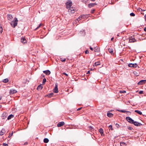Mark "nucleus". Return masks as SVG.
Wrapping results in <instances>:
<instances>
[{
	"label": "nucleus",
	"instance_id": "obj_1",
	"mask_svg": "<svg viewBox=\"0 0 146 146\" xmlns=\"http://www.w3.org/2000/svg\"><path fill=\"white\" fill-rule=\"evenodd\" d=\"M18 20L17 18L15 17L14 18V20L13 21H11L10 24L11 26L13 28H15L17 24Z\"/></svg>",
	"mask_w": 146,
	"mask_h": 146
},
{
	"label": "nucleus",
	"instance_id": "obj_2",
	"mask_svg": "<svg viewBox=\"0 0 146 146\" xmlns=\"http://www.w3.org/2000/svg\"><path fill=\"white\" fill-rule=\"evenodd\" d=\"M66 7L67 9H68L72 6V3L71 1H68L66 3Z\"/></svg>",
	"mask_w": 146,
	"mask_h": 146
},
{
	"label": "nucleus",
	"instance_id": "obj_3",
	"mask_svg": "<svg viewBox=\"0 0 146 146\" xmlns=\"http://www.w3.org/2000/svg\"><path fill=\"white\" fill-rule=\"evenodd\" d=\"M58 84L57 83H56L55 84V86L53 89V92L56 93L58 92Z\"/></svg>",
	"mask_w": 146,
	"mask_h": 146
},
{
	"label": "nucleus",
	"instance_id": "obj_4",
	"mask_svg": "<svg viewBox=\"0 0 146 146\" xmlns=\"http://www.w3.org/2000/svg\"><path fill=\"white\" fill-rule=\"evenodd\" d=\"M87 17L86 15H80L78 19H76L77 21H79L81 19H85Z\"/></svg>",
	"mask_w": 146,
	"mask_h": 146
},
{
	"label": "nucleus",
	"instance_id": "obj_5",
	"mask_svg": "<svg viewBox=\"0 0 146 146\" xmlns=\"http://www.w3.org/2000/svg\"><path fill=\"white\" fill-rule=\"evenodd\" d=\"M136 41L135 39L134 38V36H131L130 37L129 39V42H134Z\"/></svg>",
	"mask_w": 146,
	"mask_h": 146
},
{
	"label": "nucleus",
	"instance_id": "obj_6",
	"mask_svg": "<svg viewBox=\"0 0 146 146\" xmlns=\"http://www.w3.org/2000/svg\"><path fill=\"white\" fill-rule=\"evenodd\" d=\"M126 119L128 121L131 123L134 122V120L129 117H127Z\"/></svg>",
	"mask_w": 146,
	"mask_h": 146
},
{
	"label": "nucleus",
	"instance_id": "obj_7",
	"mask_svg": "<svg viewBox=\"0 0 146 146\" xmlns=\"http://www.w3.org/2000/svg\"><path fill=\"white\" fill-rule=\"evenodd\" d=\"M128 66L130 67H133V68H136L137 66V65L136 63L134 64H128Z\"/></svg>",
	"mask_w": 146,
	"mask_h": 146
},
{
	"label": "nucleus",
	"instance_id": "obj_8",
	"mask_svg": "<svg viewBox=\"0 0 146 146\" xmlns=\"http://www.w3.org/2000/svg\"><path fill=\"white\" fill-rule=\"evenodd\" d=\"M132 123L134 125L136 126H140L142 125V124L141 123L138 122L137 121H134L133 123Z\"/></svg>",
	"mask_w": 146,
	"mask_h": 146
},
{
	"label": "nucleus",
	"instance_id": "obj_9",
	"mask_svg": "<svg viewBox=\"0 0 146 146\" xmlns=\"http://www.w3.org/2000/svg\"><path fill=\"white\" fill-rule=\"evenodd\" d=\"M146 82V80H140L138 83V84L139 85H142Z\"/></svg>",
	"mask_w": 146,
	"mask_h": 146
},
{
	"label": "nucleus",
	"instance_id": "obj_10",
	"mask_svg": "<svg viewBox=\"0 0 146 146\" xmlns=\"http://www.w3.org/2000/svg\"><path fill=\"white\" fill-rule=\"evenodd\" d=\"M8 114L6 112H4L2 114V118L3 119H5L7 117Z\"/></svg>",
	"mask_w": 146,
	"mask_h": 146
},
{
	"label": "nucleus",
	"instance_id": "obj_11",
	"mask_svg": "<svg viewBox=\"0 0 146 146\" xmlns=\"http://www.w3.org/2000/svg\"><path fill=\"white\" fill-rule=\"evenodd\" d=\"M64 122L63 121H61L59 122L57 125L58 127H60L64 125Z\"/></svg>",
	"mask_w": 146,
	"mask_h": 146
},
{
	"label": "nucleus",
	"instance_id": "obj_12",
	"mask_svg": "<svg viewBox=\"0 0 146 146\" xmlns=\"http://www.w3.org/2000/svg\"><path fill=\"white\" fill-rule=\"evenodd\" d=\"M17 92V91L13 89H11L9 91V93L10 94H12L14 93H15Z\"/></svg>",
	"mask_w": 146,
	"mask_h": 146
},
{
	"label": "nucleus",
	"instance_id": "obj_13",
	"mask_svg": "<svg viewBox=\"0 0 146 146\" xmlns=\"http://www.w3.org/2000/svg\"><path fill=\"white\" fill-rule=\"evenodd\" d=\"M13 16L11 14H8L7 15V18L9 20L11 21L13 19Z\"/></svg>",
	"mask_w": 146,
	"mask_h": 146
},
{
	"label": "nucleus",
	"instance_id": "obj_14",
	"mask_svg": "<svg viewBox=\"0 0 146 146\" xmlns=\"http://www.w3.org/2000/svg\"><path fill=\"white\" fill-rule=\"evenodd\" d=\"M43 72L46 75H49L50 74V72L48 70L44 71Z\"/></svg>",
	"mask_w": 146,
	"mask_h": 146
},
{
	"label": "nucleus",
	"instance_id": "obj_15",
	"mask_svg": "<svg viewBox=\"0 0 146 146\" xmlns=\"http://www.w3.org/2000/svg\"><path fill=\"white\" fill-rule=\"evenodd\" d=\"M108 51L111 55H114V54L113 52V49L112 48H109L108 49Z\"/></svg>",
	"mask_w": 146,
	"mask_h": 146
},
{
	"label": "nucleus",
	"instance_id": "obj_16",
	"mask_svg": "<svg viewBox=\"0 0 146 146\" xmlns=\"http://www.w3.org/2000/svg\"><path fill=\"white\" fill-rule=\"evenodd\" d=\"M21 41L23 43H26L27 42V40L24 37H22L21 39Z\"/></svg>",
	"mask_w": 146,
	"mask_h": 146
},
{
	"label": "nucleus",
	"instance_id": "obj_17",
	"mask_svg": "<svg viewBox=\"0 0 146 146\" xmlns=\"http://www.w3.org/2000/svg\"><path fill=\"white\" fill-rule=\"evenodd\" d=\"M117 110L118 111H119V112H122L123 113L128 112L129 113V114H131V113L130 111H126L125 110Z\"/></svg>",
	"mask_w": 146,
	"mask_h": 146
},
{
	"label": "nucleus",
	"instance_id": "obj_18",
	"mask_svg": "<svg viewBox=\"0 0 146 146\" xmlns=\"http://www.w3.org/2000/svg\"><path fill=\"white\" fill-rule=\"evenodd\" d=\"M96 4V3H90L88 5V6L89 8H91L92 7L94 6Z\"/></svg>",
	"mask_w": 146,
	"mask_h": 146
},
{
	"label": "nucleus",
	"instance_id": "obj_19",
	"mask_svg": "<svg viewBox=\"0 0 146 146\" xmlns=\"http://www.w3.org/2000/svg\"><path fill=\"white\" fill-rule=\"evenodd\" d=\"M14 115L13 114H11L9 115L7 117V119L8 120H9L14 117Z\"/></svg>",
	"mask_w": 146,
	"mask_h": 146
},
{
	"label": "nucleus",
	"instance_id": "obj_20",
	"mask_svg": "<svg viewBox=\"0 0 146 146\" xmlns=\"http://www.w3.org/2000/svg\"><path fill=\"white\" fill-rule=\"evenodd\" d=\"M107 116L109 117H111L113 116V114L110 113H107Z\"/></svg>",
	"mask_w": 146,
	"mask_h": 146
},
{
	"label": "nucleus",
	"instance_id": "obj_21",
	"mask_svg": "<svg viewBox=\"0 0 146 146\" xmlns=\"http://www.w3.org/2000/svg\"><path fill=\"white\" fill-rule=\"evenodd\" d=\"M70 9H68V12L69 13H70V12L71 11L74 10L75 8L72 7L70 8Z\"/></svg>",
	"mask_w": 146,
	"mask_h": 146
},
{
	"label": "nucleus",
	"instance_id": "obj_22",
	"mask_svg": "<svg viewBox=\"0 0 146 146\" xmlns=\"http://www.w3.org/2000/svg\"><path fill=\"white\" fill-rule=\"evenodd\" d=\"M99 131L101 134L102 135V134L104 133V131L102 128H100L99 129Z\"/></svg>",
	"mask_w": 146,
	"mask_h": 146
},
{
	"label": "nucleus",
	"instance_id": "obj_23",
	"mask_svg": "<svg viewBox=\"0 0 146 146\" xmlns=\"http://www.w3.org/2000/svg\"><path fill=\"white\" fill-rule=\"evenodd\" d=\"M43 141L44 143H47L49 142V140L48 138H45L44 139Z\"/></svg>",
	"mask_w": 146,
	"mask_h": 146
},
{
	"label": "nucleus",
	"instance_id": "obj_24",
	"mask_svg": "<svg viewBox=\"0 0 146 146\" xmlns=\"http://www.w3.org/2000/svg\"><path fill=\"white\" fill-rule=\"evenodd\" d=\"M135 112L139 114L140 115H141L142 114V112L139 110H135Z\"/></svg>",
	"mask_w": 146,
	"mask_h": 146
},
{
	"label": "nucleus",
	"instance_id": "obj_25",
	"mask_svg": "<svg viewBox=\"0 0 146 146\" xmlns=\"http://www.w3.org/2000/svg\"><path fill=\"white\" fill-rule=\"evenodd\" d=\"M94 50L95 52H98L99 51V49L97 47H95L94 48Z\"/></svg>",
	"mask_w": 146,
	"mask_h": 146
},
{
	"label": "nucleus",
	"instance_id": "obj_26",
	"mask_svg": "<svg viewBox=\"0 0 146 146\" xmlns=\"http://www.w3.org/2000/svg\"><path fill=\"white\" fill-rule=\"evenodd\" d=\"M43 87L40 85H39L37 88V90H41L42 89Z\"/></svg>",
	"mask_w": 146,
	"mask_h": 146
},
{
	"label": "nucleus",
	"instance_id": "obj_27",
	"mask_svg": "<svg viewBox=\"0 0 146 146\" xmlns=\"http://www.w3.org/2000/svg\"><path fill=\"white\" fill-rule=\"evenodd\" d=\"M53 95V93H51L48 95V96L49 98H50Z\"/></svg>",
	"mask_w": 146,
	"mask_h": 146
},
{
	"label": "nucleus",
	"instance_id": "obj_28",
	"mask_svg": "<svg viewBox=\"0 0 146 146\" xmlns=\"http://www.w3.org/2000/svg\"><path fill=\"white\" fill-rule=\"evenodd\" d=\"M100 64V62H96L95 64L94 65L95 66H97L98 65H99Z\"/></svg>",
	"mask_w": 146,
	"mask_h": 146
},
{
	"label": "nucleus",
	"instance_id": "obj_29",
	"mask_svg": "<svg viewBox=\"0 0 146 146\" xmlns=\"http://www.w3.org/2000/svg\"><path fill=\"white\" fill-rule=\"evenodd\" d=\"M8 81V78H6L3 80V82L6 83Z\"/></svg>",
	"mask_w": 146,
	"mask_h": 146
},
{
	"label": "nucleus",
	"instance_id": "obj_30",
	"mask_svg": "<svg viewBox=\"0 0 146 146\" xmlns=\"http://www.w3.org/2000/svg\"><path fill=\"white\" fill-rule=\"evenodd\" d=\"M60 60L62 62H64L66 61V59L65 58H60Z\"/></svg>",
	"mask_w": 146,
	"mask_h": 146
},
{
	"label": "nucleus",
	"instance_id": "obj_31",
	"mask_svg": "<svg viewBox=\"0 0 146 146\" xmlns=\"http://www.w3.org/2000/svg\"><path fill=\"white\" fill-rule=\"evenodd\" d=\"M82 1L86 4H87L88 3V0H82Z\"/></svg>",
	"mask_w": 146,
	"mask_h": 146
},
{
	"label": "nucleus",
	"instance_id": "obj_32",
	"mask_svg": "<svg viewBox=\"0 0 146 146\" xmlns=\"http://www.w3.org/2000/svg\"><path fill=\"white\" fill-rule=\"evenodd\" d=\"M3 31V29L2 27L0 26V33H1Z\"/></svg>",
	"mask_w": 146,
	"mask_h": 146
},
{
	"label": "nucleus",
	"instance_id": "obj_33",
	"mask_svg": "<svg viewBox=\"0 0 146 146\" xmlns=\"http://www.w3.org/2000/svg\"><path fill=\"white\" fill-rule=\"evenodd\" d=\"M42 25V24H41V23H40L39 26H38L37 28H36L35 29V31H36V30H37L38 29L39 27L41 26Z\"/></svg>",
	"mask_w": 146,
	"mask_h": 146
},
{
	"label": "nucleus",
	"instance_id": "obj_34",
	"mask_svg": "<svg viewBox=\"0 0 146 146\" xmlns=\"http://www.w3.org/2000/svg\"><path fill=\"white\" fill-rule=\"evenodd\" d=\"M46 79L45 78L43 79V81H42V83L43 84H44L45 83V82H46Z\"/></svg>",
	"mask_w": 146,
	"mask_h": 146
},
{
	"label": "nucleus",
	"instance_id": "obj_35",
	"mask_svg": "<svg viewBox=\"0 0 146 146\" xmlns=\"http://www.w3.org/2000/svg\"><path fill=\"white\" fill-rule=\"evenodd\" d=\"M126 92L125 91V90H120L119 91V92L120 93H125Z\"/></svg>",
	"mask_w": 146,
	"mask_h": 146
},
{
	"label": "nucleus",
	"instance_id": "obj_36",
	"mask_svg": "<svg viewBox=\"0 0 146 146\" xmlns=\"http://www.w3.org/2000/svg\"><path fill=\"white\" fill-rule=\"evenodd\" d=\"M130 15L131 16H135V14L133 13H131L130 14Z\"/></svg>",
	"mask_w": 146,
	"mask_h": 146
},
{
	"label": "nucleus",
	"instance_id": "obj_37",
	"mask_svg": "<svg viewBox=\"0 0 146 146\" xmlns=\"http://www.w3.org/2000/svg\"><path fill=\"white\" fill-rule=\"evenodd\" d=\"M1 131H2V132H3V133H5V129L4 128L2 129Z\"/></svg>",
	"mask_w": 146,
	"mask_h": 146
},
{
	"label": "nucleus",
	"instance_id": "obj_38",
	"mask_svg": "<svg viewBox=\"0 0 146 146\" xmlns=\"http://www.w3.org/2000/svg\"><path fill=\"white\" fill-rule=\"evenodd\" d=\"M109 127L110 128V129H111V130H113V128L112 127V126L111 125H110L109 126Z\"/></svg>",
	"mask_w": 146,
	"mask_h": 146
},
{
	"label": "nucleus",
	"instance_id": "obj_39",
	"mask_svg": "<svg viewBox=\"0 0 146 146\" xmlns=\"http://www.w3.org/2000/svg\"><path fill=\"white\" fill-rule=\"evenodd\" d=\"M13 135V132H12L11 133H10L9 135V137H10Z\"/></svg>",
	"mask_w": 146,
	"mask_h": 146
},
{
	"label": "nucleus",
	"instance_id": "obj_40",
	"mask_svg": "<svg viewBox=\"0 0 146 146\" xmlns=\"http://www.w3.org/2000/svg\"><path fill=\"white\" fill-rule=\"evenodd\" d=\"M115 126H116V127L117 128H119V124H118V123H116V124H115Z\"/></svg>",
	"mask_w": 146,
	"mask_h": 146
},
{
	"label": "nucleus",
	"instance_id": "obj_41",
	"mask_svg": "<svg viewBox=\"0 0 146 146\" xmlns=\"http://www.w3.org/2000/svg\"><path fill=\"white\" fill-rule=\"evenodd\" d=\"M85 53L86 54H88L89 53V51L88 50H86L85 51Z\"/></svg>",
	"mask_w": 146,
	"mask_h": 146
},
{
	"label": "nucleus",
	"instance_id": "obj_42",
	"mask_svg": "<svg viewBox=\"0 0 146 146\" xmlns=\"http://www.w3.org/2000/svg\"><path fill=\"white\" fill-rule=\"evenodd\" d=\"M137 10L139 11H143V9H142L140 8H138L137 9Z\"/></svg>",
	"mask_w": 146,
	"mask_h": 146
},
{
	"label": "nucleus",
	"instance_id": "obj_43",
	"mask_svg": "<svg viewBox=\"0 0 146 146\" xmlns=\"http://www.w3.org/2000/svg\"><path fill=\"white\" fill-rule=\"evenodd\" d=\"M127 127L128 129L129 130H131L132 129H133V128L130 126H128Z\"/></svg>",
	"mask_w": 146,
	"mask_h": 146
},
{
	"label": "nucleus",
	"instance_id": "obj_44",
	"mask_svg": "<svg viewBox=\"0 0 146 146\" xmlns=\"http://www.w3.org/2000/svg\"><path fill=\"white\" fill-rule=\"evenodd\" d=\"M3 146H8V144L5 143H3Z\"/></svg>",
	"mask_w": 146,
	"mask_h": 146
},
{
	"label": "nucleus",
	"instance_id": "obj_45",
	"mask_svg": "<svg viewBox=\"0 0 146 146\" xmlns=\"http://www.w3.org/2000/svg\"><path fill=\"white\" fill-rule=\"evenodd\" d=\"M120 144H122L123 145H127V144H126V143H125L123 142H121Z\"/></svg>",
	"mask_w": 146,
	"mask_h": 146
},
{
	"label": "nucleus",
	"instance_id": "obj_46",
	"mask_svg": "<svg viewBox=\"0 0 146 146\" xmlns=\"http://www.w3.org/2000/svg\"><path fill=\"white\" fill-rule=\"evenodd\" d=\"M75 12L74 10L71 11L70 12V13H69L70 14H71L72 13H74Z\"/></svg>",
	"mask_w": 146,
	"mask_h": 146
},
{
	"label": "nucleus",
	"instance_id": "obj_47",
	"mask_svg": "<svg viewBox=\"0 0 146 146\" xmlns=\"http://www.w3.org/2000/svg\"><path fill=\"white\" fill-rule=\"evenodd\" d=\"M4 133H3V132H2V131H1L0 132V135H3L4 134Z\"/></svg>",
	"mask_w": 146,
	"mask_h": 146
},
{
	"label": "nucleus",
	"instance_id": "obj_48",
	"mask_svg": "<svg viewBox=\"0 0 146 146\" xmlns=\"http://www.w3.org/2000/svg\"><path fill=\"white\" fill-rule=\"evenodd\" d=\"M89 128L90 130H92V129H93V128L91 126H90L89 127Z\"/></svg>",
	"mask_w": 146,
	"mask_h": 146
},
{
	"label": "nucleus",
	"instance_id": "obj_49",
	"mask_svg": "<svg viewBox=\"0 0 146 146\" xmlns=\"http://www.w3.org/2000/svg\"><path fill=\"white\" fill-rule=\"evenodd\" d=\"M139 94H143V91H140L139 92Z\"/></svg>",
	"mask_w": 146,
	"mask_h": 146
},
{
	"label": "nucleus",
	"instance_id": "obj_50",
	"mask_svg": "<svg viewBox=\"0 0 146 146\" xmlns=\"http://www.w3.org/2000/svg\"><path fill=\"white\" fill-rule=\"evenodd\" d=\"M95 9H93L91 11V13H94V11H95Z\"/></svg>",
	"mask_w": 146,
	"mask_h": 146
},
{
	"label": "nucleus",
	"instance_id": "obj_51",
	"mask_svg": "<svg viewBox=\"0 0 146 146\" xmlns=\"http://www.w3.org/2000/svg\"><path fill=\"white\" fill-rule=\"evenodd\" d=\"M63 74H64V75H65L66 76H68V75L66 73H65V72L63 73Z\"/></svg>",
	"mask_w": 146,
	"mask_h": 146
},
{
	"label": "nucleus",
	"instance_id": "obj_52",
	"mask_svg": "<svg viewBox=\"0 0 146 146\" xmlns=\"http://www.w3.org/2000/svg\"><path fill=\"white\" fill-rule=\"evenodd\" d=\"M28 144V142H26L24 144V145H27Z\"/></svg>",
	"mask_w": 146,
	"mask_h": 146
},
{
	"label": "nucleus",
	"instance_id": "obj_53",
	"mask_svg": "<svg viewBox=\"0 0 146 146\" xmlns=\"http://www.w3.org/2000/svg\"><path fill=\"white\" fill-rule=\"evenodd\" d=\"M82 107H81V108H78L77 110V111H79V110H80L82 108Z\"/></svg>",
	"mask_w": 146,
	"mask_h": 146
},
{
	"label": "nucleus",
	"instance_id": "obj_54",
	"mask_svg": "<svg viewBox=\"0 0 146 146\" xmlns=\"http://www.w3.org/2000/svg\"><path fill=\"white\" fill-rule=\"evenodd\" d=\"M90 49L91 50H93V48L91 46H90Z\"/></svg>",
	"mask_w": 146,
	"mask_h": 146
},
{
	"label": "nucleus",
	"instance_id": "obj_55",
	"mask_svg": "<svg viewBox=\"0 0 146 146\" xmlns=\"http://www.w3.org/2000/svg\"><path fill=\"white\" fill-rule=\"evenodd\" d=\"M90 73V71H88L87 73V74H89Z\"/></svg>",
	"mask_w": 146,
	"mask_h": 146
},
{
	"label": "nucleus",
	"instance_id": "obj_56",
	"mask_svg": "<svg viewBox=\"0 0 146 146\" xmlns=\"http://www.w3.org/2000/svg\"><path fill=\"white\" fill-rule=\"evenodd\" d=\"M144 31L146 32V27L144 29Z\"/></svg>",
	"mask_w": 146,
	"mask_h": 146
},
{
	"label": "nucleus",
	"instance_id": "obj_57",
	"mask_svg": "<svg viewBox=\"0 0 146 146\" xmlns=\"http://www.w3.org/2000/svg\"><path fill=\"white\" fill-rule=\"evenodd\" d=\"M145 21H146V14L145 15Z\"/></svg>",
	"mask_w": 146,
	"mask_h": 146
},
{
	"label": "nucleus",
	"instance_id": "obj_58",
	"mask_svg": "<svg viewBox=\"0 0 146 146\" xmlns=\"http://www.w3.org/2000/svg\"><path fill=\"white\" fill-rule=\"evenodd\" d=\"M113 39H114V38L113 37L111 39V40H112Z\"/></svg>",
	"mask_w": 146,
	"mask_h": 146
},
{
	"label": "nucleus",
	"instance_id": "obj_59",
	"mask_svg": "<svg viewBox=\"0 0 146 146\" xmlns=\"http://www.w3.org/2000/svg\"><path fill=\"white\" fill-rule=\"evenodd\" d=\"M76 21H74L73 22V23H76Z\"/></svg>",
	"mask_w": 146,
	"mask_h": 146
},
{
	"label": "nucleus",
	"instance_id": "obj_60",
	"mask_svg": "<svg viewBox=\"0 0 146 146\" xmlns=\"http://www.w3.org/2000/svg\"><path fill=\"white\" fill-rule=\"evenodd\" d=\"M96 0H91V1H94Z\"/></svg>",
	"mask_w": 146,
	"mask_h": 146
},
{
	"label": "nucleus",
	"instance_id": "obj_61",
	"mask_svg": "<svg viewBox=\"0 0 146 146\" xmlns=\"http://www.w3.org/2000/svg\"><path fill=\"white\" fill-rule=\"evenodd\" d=\"M119 34H118L117 35V36H119Z\"/></svg>",
	"mask_w": 146,
	"mask_h": 146
},
{
	"label": "nucleus",
	"instance_id": "obj_62",
	"mask_svg": "<svg viewBox=\"0 0 146 146\" xmlns=\"http://www.w3.org/2000/svg\"><path fill=\"white\" fill-rule=\"evenodd\" d=\"M2 99V97L0 96V100H1Z\"/></svg>",
	"mask_w": 146,
	"mask_h": 146
},
{
	"label": "nucleus",
	"instance_id": "obj_63",
	"mask_svg": "<svg viewBox=\"0 0 146 146\" xmlns=\"http://www.w3.org/2000/svg\"><path fill=\"white\" fill-rule=\"evenodd\" d=\"M145 11V10H144V9L143 10V11Z\"/></svg>",
	"mask_w": 146,
	"mask_h": 146
},
{
	"label": "nucleus",
	"instance_id": "obj_64",
	"mask_svg": "<svg viewBox=\"0 0 146 146\" xmlns=\"http://www.w3.org/2000/svg\"><path fill=\"white\" fill-rule=\"evenodd\" d=\"M1 105H0V108H1Z\"/></svg>",
	"mask_w": 146,
	"mask_h": 146
}]
</instances>
